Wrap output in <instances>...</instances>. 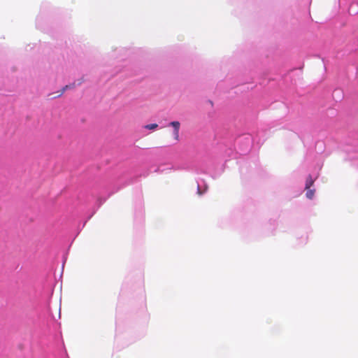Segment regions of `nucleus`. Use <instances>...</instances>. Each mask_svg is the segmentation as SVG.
I'll return each instance as SVG.
<instances>
[{
    "mask_svg": "<svg viewBox=\"0 0 358 358\" xmlns=\"http://www.w3.org/2000/svg\"><path fill=\"white\" fill-rule=\"evenodd\" d=\"M174 128V138L176 141L179 140V129L180 124L178 121H173L169 124Z\"/></svg>",
    "mask_w": 358,
    "mask_h": 358,
    "instance_id": "nucleus-1",
    "label": "nucleus"
},
{
    "mask_svg": "<svg viewBox=\"0 0 358 358\" xmlns=\"http://www.w3.org/2000/svg\"><path fill=\"white\" fill-rule=\"evenodd\" d=\"M68 89H69V86L68 85H65L62 90L61 91L59 92V93L57 94V97H59L61 96L66 90H67Z\"/></svg>",
    "mask_w": 358,
    "mask_h": 358,
    "instance_id": "nucleus-5",
    "label": "nucleus"
},
{
    "mask_svg": "<svg viewBox=\"0 0 358 358\" xmlns=\"http://www.w3.org/2000/svg\"><path fill=\"white\" fill-rule=\"evenodd\" d=\"M83 78H82L79 80V82L77 83V85H80V84L83 83Z\"/></svg>",
    "mask_w": 358,
    "mask_h": 358,
    "instance_id": "nucleus-8",
    "label": "nucleus"
},
{
    "mask_svg": "<svg viewBox=\"0 0 358 358\" xmlns=\"http://www.w3.org/2000/svg\"><path fill=\"white\" fill-rule=\"evenodd\" d=\"M314 180L313 179L312 176L309 175L306 180V189H310V187L313 185Z\"/></svg>",
    "mask_w": 358,
    "mask_h": 358,
    "instance_id": "nucleus-2",
    "label": "nucleus"
},
{
    "mask_svg": "<svg viewBox=\"0 0 358 358\" xmlns=\"http://www.w3.org/2000/svg\"><path fill=\"white\" fill-rule=\"evenodd\" d=\"M68 86H69V89H72V88H74L76 85V83H73L70 85H67Z\"/></svg>",
    "mask_w": 358,
    "mask_h": 358,
    "instance_id": "nucleus-7",
    "label": "nucleus"
},
{
    "mask_svg": "<svg viewBox=\"0 0 358 358\" xmlns=\"http://www.w3.org/2000/svg\"><path fill=\"white\" fill-rule=\"evenodd\" d=\"M68 89H69V86L68 85H65L62 90L61 91L59 92V93L57 94V97H59L61 96L66 90H67Z\"/></svg>",
    "mask_w": 358,
    "mask_h": 358,
    "instance_id": "nucleus-4",
    "label": "nucleus"
},
{
    "mask_svg": "<svg viewBox=\"0 0 358 358\" xmlns=\"http://www.w3.org/2000/svg\"><path fill=\"white\" fill-rule=\"evenodd\" d=\"M157 127H158V125L157 124H150L145 125V128H146L148 129H156Z\"/></svg>",
    "mask_w": 358,
    "mask_h": 358,
    "instance_id": "nucleus-6",
    "label": "nucleus"
},
{
    "mask_svg": "<svg viewBox=\"0 0 358 358\" xmlns=\"http://www.w3.org/2000/svg\"><path fill=\"white\" fill-rule=\"evenodd\" d=\"M314 194H315V189H307V192H306V196L307 198L311 199L313 196H314Z\"/></svg>",
    "mask_w": 358,
    "mask_h": 358,
    "instance_id": "nucleus-3",
    "label": "nucleus"
}]
</instances>
